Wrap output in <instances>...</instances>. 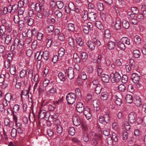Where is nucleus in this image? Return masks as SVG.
Here are the masks:
<instances>
[{
  "instance_id": "nucleus-1",
  "label": "nucleus",
  "mask_w": 146,
  "mask_h": 146,
  "mask_svg": "<svg viewBox=\"0 0 146 146\" xmlns=\"http://www.w3.org/2000/svg\"><path fill=\"white\" fill-rule=\"evenodd\" d=\"M33 70L32 69H23L20 72V77L21 78L28 79L33 77Z\"/></svg>"
},
{
  "instance_id": "nucleus-2",
  "label": "nucleus",
  "mask_w": 146,
  "mask_h": 146,
  "mask_svg": "<svg viewBox=\"0 0 146 146\" xmlns=\"http://www.w3.org/2000/svg\"><path fill=\"white\" fill-rule=\"evenodd\" d=\"M140 76L136 73H133L131 76V79L137 88H140L142 86V84L140 83Z\"/></svg>"
},
{
  "instance_id": "nucleus-3",
  "label": "nucleus",
  "mask_w": 146,
  "mask_h": 146,
  "mask_svg": "<svg viewBox=\"0 0 146 146\" xmlns=\"http://www.w3.org/2000/svg\"><path fill=\"white\" fill-rule=\"evenodd\" d=\"M111 80L112 83L118 82L121 81V77L117 71L110 74Z\"/></svg>"
},
{
  "instance_id": "nucleus-4",
  "label": "nucleus",
  "mask_w": 146,
  "mask_h": 146,
  "mask_svg": "<svg viewBox=\"0 0 146 146\" xmlns=\"http://www.w3.org/2000/svg\"><path fill=\"white\" fill-rule=\"evenodd\" d=\"M76 96L72 93H70L67 94L66 99L68 104H72L75 102L76 98Z\"/></svg>"
},
{
  "instance_id": "nucleus-5",
  "label": "nucleus",
  "mask_w": 146,
  "mask_h": 146,
  "mask_svg": "<svg viewBox=\"0 0 146 146\" xmlns=\"http://www.w3.org/2000/svg\"><path fill=\"white\" fill-rule=\"evenodd\" d=\"M94 42H93L89 41L87 43V45L89 48L92 50L94 49L96 45L98 46H100L101 44V42L100 40H97L96 38L94 39Z\"/></svg>"
},
{
  "instance_id": "nucleus-6",
  "label": "nucleus",
  "mask_w": 146,
  "mask_h": 146,
  "mask_svg": "<svg viewBox=\"0 0 146 146\" xmlns=\"http://www.w3.org/2000/svg\"><path fill=\"white\" fill-rule=\"evenodd\" d=\"M64 72L65 74L67 75L69 79L72 80L74 78V69L73 68L70 67L68 69H65Z\"/></svg>"
},
{
  "instance_id": "nucleus-7",
  "label": "nucleus",
  "mask_w": 146,
  "mask_h": 146,
  "mask_svg": "<svg viewBox=\"0 0 146 146\" xmlns=\"http://www.w3.org/2000/svg\"><path fill=\"white\" fill-rule=\"evenodd\" d=\"M50 115L49 113L46 112V111L43 110H40L38 113V118L41 119H44L45 120L47 119Z\"/></svg>"
},
{
  "instance_id": "nucleus-8",
  "label": "nucleus",
  "mask_w": 146,
  "mask_h": 146,
  "mask_svg": "<svg viewBox=\"0 0 146 146\" xmlns=\"http://www.w3.org/2000/svg\"><path fill=\"white\" fill-rule=\"evenodd\" d=\"M137 113L134 112H131L129 115L128 119L131 123H133L136 121Z\"/></svg>"
},
{
  "instance_id": "nucleus-9",
  "label": "nucleus",
  "mask_w": 146,
  "mask_h": 146,
  "mask_svg": "<svg viewBox=\"0 0 146 146\" xmlns=\"http://www.w3.org/2000/svg\"><path fill=\"white\" fill-rule=\"evenodd\" d=\"M101 139L100 137L98 138L97 137L95 136L92 138L91 141V143L93 146H98L100 143L99 141Z\"/></svg>"
},
{
  "instance_id": "nucleus-10",
  "label": "nucleus",
  "mask_w": 146,
  "mask_h": 146,
  "mask_svg": "<svg viewBox=\"0 0 146 146\" xmlns=\"http://www.w3.org/2000/svg\"><path fill=\"white\" fill-rule=\"evenodd\" d=\"M77 111L80 113H82L84 110V107L83 104L80 102H78L76 106Z\"/></svg>"
},
{
  "instance_id": "nucleus-11",
  "label": "nucleus",
  "mask_w": 146,
  "mask_h": 146,
  "mask_svg": "<svg viewBox=\"0 0 146 146\" xmlns=\"http://www.w3.org/2000/svg\"><path fill=\"white\" fill-rule=\"evenodd\" d=\"M133 102L136 106L139 107L142 104V103L140 98L137 96L134 97Z\"/></svg>"
},
{
  "instance_id": "nucleus-12",
  "label": "nucleus",
  "mask_w": 146,
  "mask_h": 146,
  "mask_svg": "<svg viewBox=\"0 0 146 146\" xmlns=\"http://www.w3.org/2000/svg\"><path fill=\"white\" fill-rule=\"evenodd\" d=\"M115 45L118 47L121 50H125L126 47L124 43H123L121 40L119 42L116 41L115 42Z\"/></svg>"
},
{
  "instance_id": "nucleus-13",
  "label": "nucleus",
  "mask_w": 146,
  "mask_h": 146,
  "mask_svg": "<svg viewBox=\"0 0 146 146\" xmlns=\"http://www.w3.org/2000/svg\"><path fill=\"white\" fill-rule=\"evenodd\" d=\"M24 20L25 22L27 23L29 26H31L34 23L33 19L30 17L26 16L25 17Z\"/></svg>"
},
{
  "instance_id": "nucleus-14",
  "label": "nucleus",
  "mask_w": 146,
  "mask_h": 146,
  "mask_svg": "<svg viewBox=\"0 0 146 146\" xmlns=\"http://www.w3.org/2000/svg\"><path fill=\"white\" fill-rule=\"evenodd\" d=\"M73 121L74 124L76 126H78L81 124V120L79 117H73Z\"/></svg>"
},
{
  "instance_id": "nucleus-15",
  "label": "nucleus",
  "mask_w": 146,
  "mask_h": 146,
  "mask_svg": "<svg viewBox=\"0 0 146 146\" xmlns=\"http://www.w3.org/2000/svg\"><path fill=\"white\" fill-rule=\"evenodd\" d=\"M9 103L14 101L15 99L13 98V96L10 93H7L5 96V99Z\"/></svg>"
},
{
  "instance_id": "nucleus-16",
  "label": "nucleus",
  "mask_w": 146,
  "mask_h": 146,
  "mask_svg": "<svg viewBox=\"0 0 146 146\" xmlns=\"http://www.w3.org/2000/svg\"><path fill=\"white\" fill-rule=\"evenodd\" d=\"M89 19L90 21H94L96 20L97 17L96 13L94 12H91L88 13Z\"/></svg>"
},
{
  "instance_id": "nucleus-17",
  "label": "nucleus",
  "mask_w": 146,
  "mask_h": 146,
  "mask_svg": "<svg viewBox=\"0 0 146 146\" xmlns=\"http://www.w3.org/2000/svg\"><path fill=\"white\" fill-rule=\"evenodd\" d=\"M9 10H10V13H14L17 10L18 7V5L15 4L13 5H9Z\"/></svg>"
},
{
  "instance_id": "nucleus-18",
  "label": "nucleus",
  "mask_w": 146,
  "mask_h": 146,
  "mask_svg": "<svg viewBox=\"0 0 146 146\" xmlns=\"http://www.w3.org/2000/svg\"><path fill=\"white\" fill-rule=\"evenodd\" d=\"M100 102L98 100H94L93 101V105L94 108V110L96 111H98L100 109Z\"/></svg>"
},
{
  "instance_id": "nucleus-19",
  "label": "nucleus",
  "mask_w": 146,
  "mask_h": 146,
  "mask_svg": "<svg viewBox=\"0 0 146 146\" xmlns=\"http://www.w3.org/2000/svg\"><path fill=\"white\" fill-rule=\"evenodd\" d=\"M101 79L102 81L104 82L108 83L109 81L110 78L108 75L103 74L102 75Z\"/></svg>"
},
{
  "instance_id": "nucleus-20",
  "label": "nucleus",
  "mask_w": 146,
  "mask_h": 146,
  "mask_svg": "<svg viewBox=\"0 0 146 146\" xmlns=\"http://www.w3.org/2000/svg\"><path fill=\"white\" fill-rule=\"evenodd\" d=\"M103 115L105 122L106 124H109L110 121L109 113L108 112H106Z\"/></svg>"
},
{
  "instance_id": "nucleus-21",
  "label": "nucleus",
  "mask_w": 146,
  "mask_h": 146,
  "mask_svg": "<svg viewBox=\"0 0 146 146\" xmlns=\"http://www.w3.org/2000/svg\"><path fill=\"white\" fill-rule=\"evenodd\" d=\"M126 102L127 103L131 104L133 101V98L131 95L127 94L125 98Z\"/></svg>"
},
{
  "instance_id": "nucleus-22",
  "label": "nucleus",
  "mask_w": 146,
  "mask_h": 146,
  "mask_svg": "<svg viewBox=\"0 0 146 146\" xmlns=\"http://www.w3.org/2000/svg\"><path fill=\"white\" fill-rule=\"evenodd\" d=\"M95 26L100 30H103L104 29V27L100 21H96L95 23Z\"/></svg>"
},
{
  "instance_id": "nucleus-23",
  "label": "nucleus",
  "mask_w": 146,
  "mask_h": 146,
  "mask_svg": "<svg viewBox=\"0 0 146 146\" xmlns=\"http://www.w3.org/2000/svg\"><path fill=\"white\" fill-rule=\"evenodd\" d=\"M35 57V59L40 60L43 58L42 52H37L36 53Z\"/></svg>"
},
{
  "instance_id": "nucleus-24",
  "label": "nucleus",
  "mask_w": 146,
  "mask_h": 146,
  "mask_svg": "<svg viewBox=\"0 0 146 146\" xmlns=\"http://www.w3.org/2000/svg\"><path fill=\"white\" fill-rule=\"evenodd\" d=\"M60 102V101H55L54 102L53 105H49L48 106V110L50 111H53L55 109V107L56 106V104H59V102Z\"/></svg>"
},
{
  "instance_id": "nucleus-25",
  "label": "nucleus",
  "mask_w": 146,
  "mask_h": 146,
  "mask_svg": "<svg viewBox=\"0 0 146 146\" xmlns=\"http://www.w3.org/2000/svg\"><path fill=\"white\" fill-rule=\"evenodd\" d=\"M53 13V12L52 10H50L48 11H45L44 12L43 15L46 17H48L49 16H50Z\"/></svg>"
},
{
  "instance_id": "nucleus-26",
  "label": "nucleus",
  "mask_w": 146,
  "mask_h": 146,
  "mask_svg": "<svg viewBox=\"0 0 146 146\" xmlns=\"http://www.w3.org/2000/svg\"><path fill=\"white\" fill-rule=\"evenodd\" d=\"M12 37L11 35H7L5 40V42L7 44H9L11 42Z\"/></svg>"
},
{
  "instance_id": "nucleus-27",
  "label": "nucleus",
  "mask_w": 146,
  "mask_h": 146,
  "mask_svg": "<svg viewBox=\"0 0 146 146\" xmlns=\"http://www.w3.org/2000/svg\"><path fill=\"white\" fill-rule=\"evenodd\" d=\"M108 93L106 92L102 93L101 96V98L103 100H105L108 98Z\"/></svg>"
},
{
  "instance_id": "nucleus-28",
  "label": "nucleus",
  "mask_w": 146,
  "mask_h": 146,
  "mask_svg": "<svg viewBox=\"0 0 146 146\" xmlns=\"http://www.w3.org/2000/svg\"><path fill=\"white\" fill-rule=\"evenodd\" d=\"M52 84V82H50L49 80L47 79H45L43 82V86L44 87L47 86H50Z\"/></svg>"
},
{
  "instance_id": "nucleus-29",
  "label": "nucleus",
  "mask_w": 146,
  "mask_h": 146,
  "mask_svg": "<svg viewBox=\"0 0 146 146\" xmlns=\"http://www.w3.org/2000/svg\"><path fill=\"white\" fill-rule=\"evenodd\" d=\"M115 27L117 30H119L121 27V23L119 20H116L115 22Z\"/></svg>"
},
{
  "instance_id": "nucleus-30",
  "label": "nucleus",
  "mask_w": 146,
  "mask_h": 146,
  "mask_svg": "<svg viewBox=\"0 0 146 146\" xmlns=\"http://www.w3.org/2000/svg\"><path fill=\"white\" fill-rule=\"evenodd\" d=\"M95 90L94 91L95 93L97 94H99L100 93L102 88V86L101 85L95 87Z\"/></svg>"
},
{
  "instance_id": "nucleus-31",
  "label": "nucleus",
  "mask_w": 146,
  "mask_h": 146,
  "mask_svg": "<svg viewBox=\"0 0 146 146\" xmlns=\"http://www.w3.org/2000/svg\"><path fill=\"white\" fill-rule=\"evenodd\" d=\"M115 43L112 41H109L108 43V48L110 50L113 49L115 47Z\"/></svg>"
},
{
  "instance_id": "nucleus-32",
  "label": "nucleus",
  "mask_w": 146,
  "mask_h": 146,
  "mask_svg": "<svg viewBox=\"0 0 146 146\" xmlns=\"http://www.w3.org/2000/svg\"><path fill=\"white\" fill-rule=\"evenodd\" d=\"M97 6L99 11H103L104 9V6L102 3L100 2L97 3Z\"/></svg>"
},
{
  "instance_id": "nucleus-33",
  "label": "nucleus",
  "mask_w": 146,
  "mask_h": 146,
  "mask_svg": "<svg viewBox=\"0 0 146 146\" xmlns=\"http://www.w3.org/2000/svg\"><path fill=\"white\" fill-rule=\"evenodd\" d=\"M31 7L34 9L36 12H39V11L40 4L38 3L34 4L33 3L31 5Z\"/></svg>"
},
{
  "instance_id": "nucleus-34",
  "label": "nucleus",
  "mask_w": 146,
  "mask_h": 146,
  "mask_svg": "<svg viewBox=\"0 0 146 146\" xmlns=\"http://www.w3.org/2000/svg\"><path fill=\"white\" fill-rule=\"evenodd\" d=\"M42 57L45 60H47L49 58L48 52L47 51H45L44 52H42Z\"/></svg>"
},
{
  "instance_id": "nucleus-35",
  "label": "nucleus",
  "mask_w": 146,
  "mask_h": 146,
  "mask_svg": "<svg viewBox=\"0 0 146 146\" xmlns=\"http://www.w3.org/2000/svg\"><path fill=\"white\" fill-rule=\"evenodd\" d=\"M16 71V67L15 66L12 65L10 66V72L11 74L15 75Z\"/></svg>"
},
{
  "instance_id": "nucleus-36",
  "label": "nucleus",
  "mask_w": 146,
  "mask_h": 146,
  "mask_svg": "<svg viewBox=\"0 0 146 146\" xmlns=\"http://www.w3.org/2000/svg\"><path fill=\"white\" fill-rule=\"evenodd\" d=\"M123 27L126 29H127L129 27V24L128 22L126 20L123 21L122 22Z\"/></svg>"
},
{
  "instance_id": "nucleus-37",
  "label": "nucleus",
  "mask_w": 146,
  "mask_h": 146,
  "mask_svg": "<svg viewBox=\"0 0 146 146\" xmlns=\"http://www.w3.org/2000/svg\"><path fill=\"white\" fill-rule=\"evenodd\" d=\"M67 27L69 31H73L75 29L74 25L73 23H69L68 24Z\"/></svg>"
},
{
  "instance_id": "nucleus-38",
  "label": "nucleus",
  "mask_w": 146,
  "mask_h": 146,
  "mask_svg": "<svg viewBox=\"0 0 146 146\" xmlns=\"http://www.w3.org/2000/svg\"><path fill=\"white\" fill-rule=\"evenodd\" d=\"M115 103L117 105L120 106L122 103V100L121 99L118 98L117 96H116L115 100Z\"/></svg>"
},
{
  "instance_id": "nucleus-39",
  "label": "nucleus",
  "mask_w": 146,
  "mask_h": 146,
  "mask_svg": "<svg viewBox=\"0 0 146 146\" xmlns=\"http://www.w3.org/2000/svg\"><path fill=\"white\" fill-rule=\"evenodd\" d=\"M104 36L105 38H110L111 36L110 31L108 29H106L104 31Z\"/></svg>"
},
{
  "instance_id": "nucleus-40",
  "label": "nucleus",
  "mask_w": 146,
  "mask_h": 146,
  "mask_svg": "<svg viewBox=\"0 0 146 146\" xmlns=\"http://www.w3.org/2000/svg\"><path fill=\"white\" fill-rule=\"evenodd\" d=\"M121 40L124 43H126L128 45H129L130 44L129 39L127 37H123Z\"/></svg>"
},
{
  "instance_id": "nucleus-41",
  "label": "nucleus",
  "mask_w": 146,
  "mask_h": 146,
  "mask_svg": "<svg viewBox=\"0 0 146 146\" xmlns=\"http://www.w3.org/2000/svg\"><path fill=\"white\" fill-rule=\"evenodd\" d=\"M123 139L124 140H126L128 138V133L127 132L125 131H123L122 133Z\"/></svg>"
},
{
  "instance_id": "nucleus-42",
  "label": "nucleus",
  "mask_w": 146,
  "mask_h": 146,
  "mask_svg": "<svg viewBox=\"0 0 146 146\" xmlns=\"http://www.w3.org/2000/svg\"><path fill=\"white\" fill-rule=\"evenodd\" d=\"M141 53L140 51L138 50H134L133 52V54L135 58H139L140 55Z\"/></svg>"
},
{
  "instance_id": "nucleus-43",
  "label": "nucleus",
  "mask_w": 146,
  "mask_h": 146,
  "mask_svg": "<svg viewBox=\"0 0 146 146\" xmlns=\"http://www.w3.org/2000/svg\"><path fill=\"white\" fill-rule=\"evenodd\" d=\"M118 90L120 92H124L126 90L125 86L123 84H121L118 86Z\"/></svg>"
},
{
  "instance_id": "nucleus-44",
  "label": "nucleus",
  "mask_w": 146,
  "mask_h": 146,
  "mask_svg": "<svg viewBox=\"0 0 146 146\" xmlns=\"http://www.w3.org/2000/svg\"><path fill=\"white\" fill-rule=\"evenodd\" d=\"M141 39L139 36L136 35L134 38V40L136 44H138L141 43Z\"/></svg>"
},
{
  "instance_id": "nucleus-45",
  "label": "nucleus",
  "mask_w": 146,
  "mask_h": 146,
  "mask_svg": "<svg viewBox=\"0 0 146 146\" xmlns=\"http://www.w3.org/2000/svg\"><path fill=\"white\" fill-rule=\"evenodd\" d=\"M75 130L73 127H70L69 128L68 132L69 134L72 135H73L75 134Z\"/></svg>"
},
{
  "instance_id": "nucleus-46",
  "label": "nucleus",
  "mask_w": 146,
  "mask_h": 146,
  "mask_svg": "<svg viewBox=\"0 0 146 146\" xmlns=\"http://www.w3.org/2000/svg\"><path fill=\"white\" fill-rule=\"evenodd\" d=\"M64 49L62 47L60 48L58 51L59 56L60 57H62L64 55Z\"/></svg>"
},
{
  "instance_id": "nucleus-47",
  "label": "nucleus",
  "mask_w": 146,
  "mask_h": 146,
  "mask_svg": "<svg viewBox=\"0 0 146 146\" xmlns=\"http://www.w3.org/2000/svg\"><path fill=\"white\" fill-rule=\"evenodd\" d=\"M58 76L61 81H64L65 80L64 75L62 73L60 72L58 74Z\"/></svg>"
},
{
  "instance_id": "nucleus-48",
  "label": "nucleus",
  "mask_w": 146,
  "mask_h": 146,
  "mask_svg": "<svg viewBox=\"0 0 146 146\" xmlns=\"http://www.w3.org/2000/svg\"><path fill=\"white\" fill-rule=\"evenodd\" d=\"M56 6L58 9H62L64 6L63 2L61 1H57L56 3Z\"/></svg>"
},
{
  "instance_id": "nucleus-49",
  "label": "nucleus",
  "mask_w": 146,
  "mask_h": 146,
  "mask_svg": "<svg viewBox=\"0 0 146 146\" xmlns=\"http://www.w3.org/2000/svg\"><path fill=\"white\" fill-rule=\"evenodd\" d=\"M82 28L84 33L86 34H88L89 32V27L86 25H83Z\"/></svg>"
},
{
  "instance_id": "nucleus-50",
  "label": "nucleus",
  "mask_w": 146,
  "mask_h": 146,
  "mask_svg": "<svg viewBox=\"0 0 146 146\" xmlns=\"http://www.w3.org/2000/svg\"><path fill=\"white\" fill-rule=\"evenodd\" d=\"M77 44L80 46H82L83 44V42L82 39L80 38H77L76 39Z\"/></svg>"
},
{
  "instance_id": "nucleus-51",
  "label": "nucleus",
  "mask_w": 146,
  "mask_h": 146,
  "mask_svg": "<svg viewBox=\"0 0 146 146\" xmlns=\"http://www.w3.org/2000/svg\"><path fill=\"white\" fill-rule=\"evenodd\" d=\"M73 57L77 62L80 63V59L77 53H75L74 54Z\"/></svg>"
},
{
  "instance_id": "nucleus-52",
  "label": "nucleus",
  "mask_w": 146,
  "mask_h": 146,
  "mask_svg": "<svg viewBox=\"0 0 146 146\" xmlns=\"http://www.w3.org/2000/svg\"><path fill=\"white\" fill-rule=\"evenodd\" d=\"M17 133L16 129L13 128L11 131V136L13 138H15L17 135Z\"/></svg>"
},
{
  "instance_id": "nucleus-53",
  "label": "nucleus",
  "mask_w": 146,
  "mask_h": 146,
  "mask_svg": "<svg viewBox=\"0 0 146 146\" xmlns=\"http://www.w3.org/2000/svg\"><path fill=\"white\" fill-rule=\"evenodd\" d=\"M32 116H31V115H30L29 116V119L31 122H34L35 120V116L34 113L33 112L32 113Z\"/></svg>"
},
{
  "instance_id": "nucleus-54",
  "label": "nucleus",
  "mask_w": 146,
  "mask_h": 146,
  "mask_svg": "<svg viewBox=\"0 0 146 146\" xmlns=\"http://www.w3.org/2000/svg\"><path fill=\"white\" fill-rule=\"evenodd\" d=\"M81 56L83 60H86L88 58V54L85 52H82Z\"/></svg>"
},
{
  "instance_id": "nucleus-55",
  "label": "nucleus",
  "mask_w": 146,
  "mask_h": 146,
  "mask_svg": "<svg viewBox=\"0 0 146 146\" xmlns=\"http://www.w3.org/2000/svg\"><path fill=\"white\" fill-rule=\"evenodd\" d=\"M25 21H24L22 20H20L19 22V25L20 27L19 29L20 30H21L22 28L24 27L25 26Z\"/></svg>"
},
{
  "instance_id": "nucleus-56",
  "label": "nucleus",
  "mask_w": 146,
  "mask_h": 146,
  "mask_svg": "<svg viewBox=\"0 0 146 146\" xmlns=\"http://www.w3.org/2000/svg\"><path fill=\"white\" fill-rule=\"evenodd\" d=\"M54 14L58 18L61 17L62 15V12L59 11V10H56L54 12Z\"/></svg>"
},
{
  "instance_id": "nucleus-57",
  "label": "nucleus",
  "mask_w": 146,
  "mask_h": 146,
  "mask_svg": "<svg viewBox=\"0 0 146 146\" xmlns=\"http://www.w3.org/2000/svg\"><path fill=\"white\" fill-rule=\"evenodd\" d=\"M20 21V17L19 15H15L14 18V21L15 23V24H18Z\"/></svg>"
},
{
  "instance_id": "nucleus-58",
  "label": "nucleus",
  "mask_w": 146,
  "mask_h": 146,
  "mask_svg": "<svg viewBox=\"0 0 146 146\" xmlns=\"http://www.w3.org/2000/svg\"><path fill=\"white\" fill-rule=\"evenodd\" d=\"M15 45L13 44L11 46V47L10 50L11 52H12L13 54H16L17 52V50L15 49Z\"/></svg>"
},
{
  "instance_id": "nucleus-59",
  "label": "nucleus",
  "mask_w": 146,
  "mask_h": 146,
  "mask_svg": "<svg viewBox=\"0 0 146 146\" xmlns=\"http://www.w3.org/2000/svg\"><path fill=\"white\" fill-rule=\"evenodd\" d=\"M20 108V106L19 105L17 104L15 105L13 107L14 112L16 113L18 112Z\"/></svg>"
},
{
  "instance_id": "nucleus-60",
  "label": "nucleus",
  "mask_w": 146,
  "mask_h": 146,
  "mask_svg": "<svg viewBox=\"0 0 146 146\" xmlns=\"http://www.w3.org/2000/svg\"><path fill=\"white\" fill-rule=\"evenodd\" d=\"M98 74V76H101L102 73L103 72V70L102 69L101 67L100 66H98L97 67Z\"/></svg>"
},
{
  "instance_id": "nucleus-61",
  "label": "nucleus",
  "mask_w": 146,
  "mask_h": 146,
  "mask_svg": "<svg viewBox=\"0 0 146 146\" xmlns=\"http://www.w3.org/2000/svg\"><path fill=\"white\" fill-rule=\"evenodd\" d=\"M53 125L56 126V127L60 125V122L59 119H56L53 121Z\"/></svg>"
},
{
  "instance_id": "nucleus-62",
  "label": "nucleus",
  "mask_w": 146,
  "mask_h": 146,
  "mask_svg": "<svg viewBox=\"0 0 146 146\" xmlns=\"http://www.w3.org/2000/svg\"><path fill=\"white\" fill-rule=\"evenodd\" d=\"M54 29V27L52 25H50L47 28V29L48 33L52 32Z\"/></svg>"
},
{
  "instance_id": "nucleus-63",
  "label": "nucleus",
  "mask_w": 146,
  "mask_h": 146,
  "mask_svg": "<svg viewBox=\"0 0 146 146\" xmlns=\"http://www.w3.org/2000/svg\"><path fill=\"white\" fill-rule=\"evenodd\" d=\"M6 29L4 26L3 25L0 26V33L1 34H3L6 32Z\"/></svg>"
},
{
  "instance_id": "nucleus-64",
  "label": "nucleus",
  "mask_w": 146,
  "mask_h": 146,
  "mask_svg": "<svg viewBox=\"0 0 146 146\" xmlns=\"http://www.w3.org/2000/svg\"><path fill=\"white\" fill-rule=\"evenodd\" d=\"M68 6V7L72 11H73V10H74V9H75L74 8L75 7L74 3L72 2H70L69 3Z\"/></svg>"
}]
</instances>
